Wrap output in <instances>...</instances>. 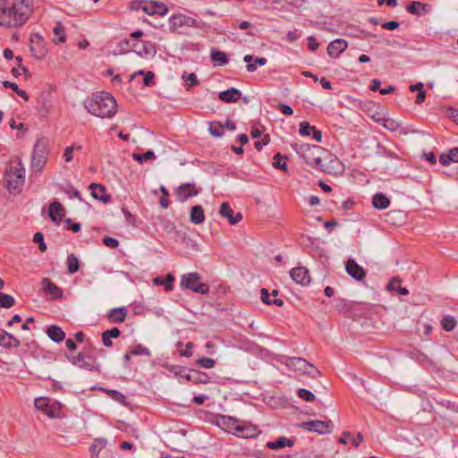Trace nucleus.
Segmentation results:
<instances>
[{"mask_svg": "<svg viewBox=\"0 0 458 458\" xmlns=\"http://www.w3.org/2000/svg\"><path fill=\"white\" fill-rule=\"evenodd\" d=\"M346 272L355 280L361 281L366 276V272L354 259H349L345 264Z\"/></svg>", "mask_w": 458, "mask_h": 458, "instance_id": "ddd939ff", "label": "nucleus"}, {"mask_svg": "<svg viewBox=\"0 0 458 458\" xmlns=\"http://www.w3.org/2000/svg\"><path fill=\"white\" fill-rule=\"evenodd\" d=\"M182 79L186 82L190 81V86L197 85L199 83L197 75L195 73H188L184 72L182 75Z\"/></svg>", "mask_w": 458, "mask_h": 458, "instance_id": "3c124183", "label": "nucleus"}, {"mask_svg": "<svg viewBox=\"0 0 458 458\" xmlns=\"http://www.w3.org/2000/svg\"><path fill=\"white\" fill-rule=\"evenodd\" d=\"M243 61L247 63L246 68L250 72H253L257 70L258 65H265L267 63V59L265 57H254L251 55H246L243 57Z\"/></svg>", "mask_w": 458, "mask_h": 458, "instance_id": "aec40b11", "label": "nucleus"}, {"mask_svg": "<svg viewBox=\"0 0 458 458\" xmlns=\"http://www.w3.org/2000/svg\"><path fill=\"white\" fill-rule=\"evenodd\" d=\"M441 326L445 331L450 332L454 329L456 320L450 315L445 316L441 320Z\"/></svg>", "mask_w": 458, "mask_h": 458, "instance_id": "4c0bfd02", "label": "nucleus"}, {"mask_svg": "<svg viewBox=\"0 0 458 458\" xmlns=\"http://www.w3.org/2000/svg\"><path fill=\"white\" fill-rule=\"evenodd\" d=\"M103 243L106 246V247H109L111 249H116L118 246H119V242L117 239L115 238H112V237H109V236H106L104 239H103Z\"/></svg>", "mask_w": 458, "mask_h": 458, "instance_id": "6e6d98bb", "label": "nucleus"}, {"mask_svg": "<svg viewBox=\"0 0 458 458\" xmlns=\"http://www.w3.org/2000/svg\"><path fill=\"white\" fill-rule=\"evenodd\" d=\"M72 362L82 369H91L93 368V360L82 353L74 356Z\"/></svg>", "mask_w": 458, "mask_h": 458, "instance_id": "c85d7f7f", "label": "nucleus"}, {"mask_svg": "<svg viewBox=\"0 0 458 458\" xmlns=\"http://www.w3.org/2000/svg\"><path fill=\"white\" fill-rule=\"evenodd\" d=\"M285 365L293 371L306 374L311 377H316L319 374V371L311 363L302 358H287Z\"/></svg>", "mask_w": 458, "mask_h": 458, "instance_id": "423d86ee", "label": "nucleus"}, {"mask_svg": "<svg viewBox=\"0 0 458 458\" xmlns=\"http://www.w3.org/2000/svg\"><path fill=\"white\" fill-rule=\"evenodd\" d=\"M174 281V276L172 275H168L165 280L156 277L154 279V284L156 285H164L165 291L173 290V282Z\"/></svg>", "mask_w": 458, "mask_h": 458, "instance_id": "c9c22d12", "label": "nucleus"}, {"mask_svg": "<svg viewBox=\"0 0 458 458\" xmlns=\"http://www.w3.org/2000/svg\"><path fill=\"white\" fill-rule=\"evenodd\" d=\"M372 205L377 209H386L390 206V199L384 193L377 192L372 198Z\"/></svg>", "mask_w": 458, "mask_h": 458, "instance_id": "a878e982", "label": "nucleus"}, {"mask_svg": "<svg viewBox=\"0 0 458 458\" xmlns=\"http://www.w3.org/2000/svg\"><path fill=\"white\" fill-rule=\"evenodd\" d=\"M451 159L453 162H458V148H454L449 150Z\"/></svg>", "mask_w": 458, "mask_h": 458, "instance_id": "774afa93", "label": "nucleus"}, {"mask_svg": "<svg viewBox=\"0 0 458 458\" xmlns=\"http://www.w3.org/2000/svg\"><path fill=\"white\" fill-rule=\"evenodd\" d=\"M292 279L301 285H308L310 282L309 270L304 267H296L290 271Z\"/></svg>", "mask_w": 458, "mask_h": 458, "instance_id": "f8f14e48", "label": "nucleus"}, {"mask_svg": "<svg viewBox=\"0 0 458 458\" xmlns=\"http://www.w3.org/2000/svg\"><path fill=\"white\" fill-rule=\"evenodd\" d=\"M142 11L148 15H154V1H143Z\"/></svg>", "mask_w": 458, "mask_h": 458, "instance_id": "5fc2aeb1", "label": "nucleus"}, {"mask_svg": "<svg viewBox=\"0 0 458 458\" xmlns=\"http://www.w3.org/2000/svg\"><path fill=\"white\" fill-rule=\"evenodd\" d=\"M14 304L15 300L12 295L0 292V308L10 309Z\"/></svg>", "mask_w": 458, "mask_h": 458, "instance_id": "e433bc0d", "label": "nucleus"}, {"mask_svg": "<svg viewBox=\"0 0 458 458\" xmlns=\"http://www.w3.org/2000/svg\"><path fill=\"white\" fill-rule=\"evenodd\" d=\"M65 193L67 194V196L70 199L76 198L79 200L82 201L81 195L80 191L76 189H71V190L65 191Z\"/></svg>", "mask_w": 458, "mask_h": 458, "instance_id": "bf43d9fd", "label": "nucleus"}, {"mask_svg": "<svg viewBox=\"0 0 458 458\" xmlns=\"http://www.w3.org/2000/svg\"><path fill=\"white\" fill-rule=\"evenodd\" d=\"M197 363L204 369H211L215 366V360L210 358L199 359Z\"/></svg>", "mask_w": 458, "mask_h": 458, "instance_id": "864d4df0", "label": "nucleus"}, {"mask_svg": "<svg viewBox=\"0 0 458 458\" xmlns=\"http://www.w3.org/2000/svg\"><path fill=\"white\" fill-rule=\"evenodd\" d=\"M274 163L273 165L276 168L281 169L285 171L287 169V164L286 162L283 161V156L280 153H277L274 157Z\"/></svg>", "mask_w": 458, "mask_h": 458, "instance_id": "a18cd8bd", "label": "nucleus"}, {"mask_svg": "<svg viewBox=\"0 0 458 458\" xmlns=\"http://www.w3.org/2000/svg\"><path fill=\"white\" fill-rule=\"evenodd\" d=\"M348 47L347 41L337 38L327 46V54L332 58H337Z\"/></svg>", "mask_w": 458, "mask_h": 458, "instance_id": "2eb2a0df", "label": "nucleus"}, {"mask_svg": "<svg viewBox=\"0 0 458 458\" xmlns=\"http://www.w3.org/2000/svg\"><path fill=\"white\" fill-rule=\"evenodd\" d=\"M425 99H426V92L423 89V90L419 91V93L416 97V99H415V103L421 104L425 101Z\"/></svg>", "mask_w": 458, "mask_h": 458, "instance_id": "69168bd1", "label": "nucleus"}, {"mask_svg": "<svg viewBox=\"0 0 458 458\" xmlns=\"http://www.w3.org/2000/svg\"><path fill=\"white\" fill-rule=\"evenodd\" d=\"M47 336L55 343H61L65 338L64 331L58 326L53 325L46 331Z\"/></svg>", "mask_w": 458, "mask_h": 458, "instance_id": "b1692460", "label": "nucleus"}, {"mask_svg": "<svg viewBox=\"0 0 458 458\" xmlns=\"http://www.w3.org/2000/svg\"><path fill=\"white\" fill-rule=\"evenodd\" d=\"M154 8H155V14H158L160 16H164L167 13L168 9L166 5L159 1H154Z\"/></svg>", "mask_w": 458, "mask_h": 458, "instance_id": "de8ad7c7", "label": "nucleus"}, {"mask_svg": "<svg viewBox=\"0 0 458 458\" xmlns=\"http://www.w3.org/2000/svg\"><path fill=\"white\" fill-rule=\"evenodd\" d=\"M47 160V141L39 139L34 145L31 157V167L36 172H41Z\"/></svg>", "mask_w": 458, "mask_h": 458, "instance_id": "20e7f679", "label": "nucleus"}, {"mask_svg": "<svg viewBox=\"0 0 458 458\" xmlns=\"http://www.w3.org/2000/svg\"><path fill=\"white\" fill-rule=\"evenodd\" d=\"M423 157L427 161H428L432 165H435L437 163V158L433 152L424 153Z\"/></svg>", "mask_w": 458, "mask_h": 458, "instance_id": "0e129e2a", "label": "nucleus"}, {"mask_svg": "<svg viewBox=\"0 0 458 458\" xmlns=\"http://www.w3.org/2000/svg\"><path fill=\"white\" fill-rule=\"evenodd\" d=\"M169 25L170 29L172 30H176L179 28L182 27H193V28H199V22L196 19L183 15V14H177L173 15L169 19Z\"/></svg>", "mask_w": 458, "mask_h": 458, "instance_id": "9d476101", "label": "nucleus"}, {"mask_svg": "<svg viewBox=\"0 0 458 458\" xmlns=\"http://www.w3.org/2000/svg\"><path fill=\"white\" fill-rule=\"evenodd\" d=\"M65 215V210L61 203L54 201L49 206V216L55 222L59 223Z\"/></svg>", "mask_w": 458, "mask_h": 458, "instance_id": "412c9836", "label": "nucleus"}, {"mask_svg": "<svg viewBox=\"0 0 458 458\" xmlns=\"http://www.w3.org/2000/svg\"><path fill=\"white\" fill-rule=\"evenodd\" d=\"M241 97L242 92L235 88H230L229 89L219 93V99L225 103H235L241 98Z\"/></svg>", "mask_w": 458, "mask_h": 458, "instance_id": "6ab92c4d", "label": "nucleus"}, {"mask_svg": "<svg viewBox=\"0 0 458 458\" xmlns=\"http://www.w3.org/2000/svg\"><path fill=\"white\" fill-rule=\"evenodd\" d=\"M258 433L259 430L255 426L245 421H241L236 436L248 438L256 437Z\"/></svg>", "mask_w": 458, "mask_h": 458, "instance_id": "5701e85b", "label": "nucleus"}, {"mask_svg": "<svg viewBox=\"0 0 458 458\" xmlns=\"http://www.w3.org/2000/svg\"><path fill=\"white\" fill-rule=\"evenodd\" d=\"M312 136H313V139L316 140V141L321 142L322 132L320 131L317 130L314 126H313V130H312Z\"/></svg>", "mask_w": 458, "mask_h": 458, "instance_id": "338daca9", "label": "nucleus"}, {"mask_svg": "<svg viewBox=\"0 0 458 458\" xmlns=\"http://www.w3.org/2000/svg\"><path fill=\"white\" fill-rule=\"evenodd\" d=\"M84 106L89 114L100 118H112L117 112L116 100L105 91L97 92L88 98Z\"/></svg>", "mask_w": 458, "mask_h": 458, "instance_id": "f03ea898", "label": "nucleus"}, {"mask_svg": "<svg viewBox=\"0 0 458 458\" xmlns=\"http://www.w3.org/2000/svg\"><path fill=\"white\" fill-rule=\"evenodd\" d=\"M33 242L38 243V249L44 252L47 250V245L44 242V235L42 233H36L33 236Z\"/></svg>", "mask_w": 458, "mask_h": 458, "instance_id": "49530a36", "label": "nucleus"}, {"mask_svg": "<svg viewBox=\"0 0 458 458\" xmlns=\"http://www.w3.org/2000/svg\"><path fill=\"white\" fill-rule=\"evenodd\" d=\"M16 60L18 61L19 63V66L18 67H14L13 68L12 70V73L13 76H19L21 74V72L27 74L28 73V70L26 67L21 65V57L20 56H17L16 57Z\"/></svg>", "mask_w": 458, "mask_h": 458, "instance_id": "603ef678", "label": "nucleus"}, {"mask_svg": "<svg viewBox=\"0 0 458 458\" xmlns=\"http://www.w3.org/2000/svg\"><path fill=\"white\" fill-rule=\"evenodd\" d=\"M399 22L395 21H386V22H384L382 23V28L385 29V30H395L399 27Z\"/></svg>", "mask_w": 458, "mask_h": 458, "instance_id": "13d9d810", "label": "nucleus"}, {"mask_svg": "<svg viewBox=\"0 0 458 458\" xmlns=\"http://www.w3.org/2000/svg\"><path fill=\"white\" fill-rule=\"evenodd\" d=\"M132 158L140 163L144 160H151L155 158V153L152 150H148L144 154L134 153Z\"/></svg>", "mask_w": 458, "mask_h": 458, "instance_id": "79ce46f5", "label": "nucleus"}, {"mask_svg": "<svg viewBox=\"0 0 458 458\" xmlns=\"http://www.w3.org/2000/svg\"><path fill=\"white\" fill-rule=\"evenodd\" d=\"M55 35L54 42L55 44L64 43L66 40L65 29L61 22H56V25L53 29Z\"/></svg>", "mask_w": 458, "mask_h": 458, "instance_id": "72a5a7b5", "label": "nucleus"}, {"mask_svg": "<svg viewBox=\"0 0 458 458\" xmlns=\"http://www.w3.org/2000/svg\"><path fill=\"white\" fill-rule=\"evenodd\" d=\"M293 440L287 438L285 437H280L275 441H270L267 443V446L269 449L276 450L280 449L285 446H293Z\"/></svg>", "mask_w": 458, "mask_h": 458, "instance_id": "c756f323", "label": "nucleus"}, {"mask_svg": "<svg viewBox=\"0 0 458 458\" xmlns=\"http://www.w3.org/2000/svg\"><path fill=\"white\" fill-rule=\"evenodd\" d=\"M199 190L193 183L181 184L176 191V198L180 202H184L190 197H194L199 194Z\"/></svg>", "mask_w": 458, "mask_h": 458, "instance_id": "9b49d317", "label": "nucleus"}, {"mask_svg": "<svg viewBox=\"0 0 458 458\" xmlns=\"http://www.w3.org/2000/svg\"><path fill=\"white\" fill-rule=\"evenodd\" d=\"M131 354L150 356V352L147 347H145L141 344H138L131 349Z\"/></svg>", "mask_w": 458, "mask_h": 458, "instance_id": "37998d69", "label": "nucleus"}, {"mask_svg": "<svg viewBox=\"0 0 458 458\" xmlns=\"http://www.w3.org/2000/svg\"><path fill=\"white\" fill-rule=\"evenodd\" d=\"M313 126L310 125L308 122H301L300 123V133L302 136H310L312 132Z\"/></svg>", "mask_w": 458, "mask_h": 458, "instance_id": "8fccbe9b", "label": "nucleus"}, {"mask_svg": "<svg viewBox=\"0 0 458 458\" xmlns=\"http://www.w3.org/2000/svg\"><path fill=\"white\" fill-rule=\"evenodd\" d=\"M4 86L6 89H13L18 96L22 98L25 100L29 99V95L22 89H19L18 85L14 82H11L8 81H4Z\"/></svg>", "mask_w": 458, "mask_h": 458, "instance_id": "58836bf2", "label": "nucleus"}, {"mask_svg": "<svg viewBox=\"0 0 458 458\" xmlns=\"http://www.w3.org/2000/svg\"><path fill=\"white\" fill-rule=\"evenodd\" d=\"M75 148L78 150H81V146L75 147L74 145H72V146H69V147L65 148V149L64 151V159L66 163H69L72 160V158H73L72 153Z\"/></svg>", "mask_w": 458, "mask_h": 458, "instance_id": "c03bdc74", "label": "nucleus"}, {"mask_svg": "<svg viewBox=\"0 0 458 458\" xmlns=\"http://www.w3.org/2000/svg\"><path fill=\"white\" fill-rule=\"evenodd\" d=\"M300 427L309 431L317 432L319 434H327L333 430V422L331 420H310L302 422Z\"/></svg>", "mask_w": 458, "mask_h": 458, "instance_id": "1a4fd4ad", "label": "nucleus"}, {"mask_svg": "<svg viewBox=\"0 0 458 458\" xmlns=\"http://www.w3.org/2000/svg\"><path fill=\"white\" fill-rule=\"evenodd\" d=\"M399 284H400V280H398V279L394 278V279H393V280L388 284L387 288H388L389 290H395V291H397V292H398V293H399V294H401V295H407V294L409 293V291H408L406 288H404V287H401V286L399 285Z\"/></svg>", "mask_w": 458, "mask_h": 458, "instance_id": "a19ab883", "label": "nucleus"}, {"mask_svg": "<svg viewBox=\"0 0 458 458\" xmlns=\"http://www.w3.org/2000/svg\"><path fill=\"white\" fill-rule=\"evenodd\" d=\"M89 188L91 190V196L94 199H98L103 203H108L110 201V195L106 193V188L101 184L93 182L89 185Z\"/></svg>", "mask_w": 458, "mask_h": 458, "instance_id": "a211bd4d", "label": "nucleus"}, {"mask_svg": "<svg viewBox=\"0 0 458 458\" xmlns=\"http://www.w3.org/2000/svg\"><path fill=\"white\" fill-rule=\"evenodd\" d=\"M219 214L227 218L228 222L231 225H236L242 219V216L240 212L234 214L233 210L231 208L230 205L227 202H224L221 204Z\"/></svg>", "mask_w": 458, "mask_h": 458, "instance_id": "4468645a", "label": "nucleus"}, {"mask_svg": "<svg viewBox=\"0 0 458 458\" xmlns=\"http://www.w3.org/2000/svg\"><path fill=\"white\" fill-rule=\"evenodd\" d=\"M319 44L317 42L316 38L314 37H309L308 38V47L311 51H315L318 49Z\"/></svg>", "mask_w": 458, "mask_h": 458, "instance_id": "680f3d73", "label": "nucleus"}, {"mask_svg": "<svg viewBox=\"0 0 458 458\" xmlns=\"http://www.w3.org/2000/svg\"><path fill=\"white\" fill-rule=\"evenodd\" d=\"M21 344L20 341L12 334H9L0 328V345L4 348H17Z\"/></svg>", "mask_w": 458, "mask_h": 458, "instance_id": "f3484780", "label": "nucleus"}, {"mask_svg": "<svg viewBox=\"0 0 458 458\" xmlns=\"http://www.w3.org/2000/svg\"><path fill=\"white\" fill-rule=\"evenodd\" d=\"M32 13L30 0H0V26L23 25Z\"/></svg>", "mask_w": 458, "mask_h": 458, "instance_id": "f257e3e1", "label": "nucleus"}, {"mask_svg": "<svg viewBox=\"0 0 458 458\" xmlns=\"http://www.w3.org/2000/svg\"><path fill=\"white\" fill-rule=\"evenodd\" d=\"M406 10L411 14L420 15L421 13H428L430 10V5L413 1L407 5Z\"/></svg>", "mask_w": 458, "mask_h": 458, "instance_id": "cd10ccee", "label": "nucleus"}, {"mask_svg": "<svg viewBox=\"0 0 458 458\" xmlns=\"http://www.w3.org/2000/svg\"><path fill=\"white\" fill-rule=\"evenodd\" d=\"M241 421L233 418L223 416L218 422L219 425H223L229 431H233V434L236 435L240 427Z\"/></svg>", "mask_w": 458, "mask_h": 458, "instance_id": "bb28decb", "label": "nucleus"}, {"mask_svg": "<svg viewBox=\"0 0 458 458\" xmlns=\"http://www.w3.org/2000/svg\"><path fill=\"white\" fill-rule=\"evenodd\" d=\"M41 284L43 289L47 292L53 299H59L63 296V290L48 278H44Z\"/></svg>", "mask_w": 458, "mask_h": 458, "instance_id": "4be33fe9", "label": "nucleus"}, {"mask_svg": "<svg viewBox=\"0 0 458 458\" xmlns=\"http://www.w3.org/2000/svg\"><path fill=\"white\" fill-rule=\"evenodd\" d=\"M128 310L125 307L114 308L107 312V319L110 323H122L125 320Z\"/></svg>", "mask_w": 458, "mask_h": 458, "instance_id": "dca6fc26", "label": "nucleus"}, {"mask_svg": "<svg viewBox=\"0 0 458 458\" xmlns=\"http://www.w3.org/2000/svg\"><path fill=\"white\" fill-rule=\"evenodd\" d=\"M143 76H144V78H143L144 86H147V87L150 86L153 83V80L155 78L154 72H147Z\"/></svg>", "mask_w": 458, "mask_h": 458, "instance_id": "4d7b16f0", "label": "nucleus"}, {"mask_svg": "<svg viewBox=\"0 0 458 458\" xmlns=\"http://www.w3.org/2000/svg\"><path fill=\"white\" fill-rule=\"evenodd\" d=\"M260 299L265 304H274L277 307H282L284 305V301L281 299L270 298V293L266 288L261 289Z\"/></svg>", "mask_w": 458, "mask_h": 458, "instance_id": "473e14b6", "label": "nucleus"}, {"mask_svg": "<svg viewBox=\"0 0 458 458\" xmlns=\"http://www.w3.org/2000/svg\"><path fill=\"white\" fill-rule=\"evenodd\" d=\"M210 57L213 63L223 66L228 63V57L225 52L217 50L216 48L211 49Z\"/></svg>", "mask_w": 458, "mask_h": 458, "instance_id": "2f4dec72", "label": "nucleus"}, {"mask_svg": "<svg viewBox=\"0 0 458 458\" xmlns=\"http://www.w3.org/2000/svg\"><path fill=\"white\" fill-rule=\"evenodd\" d=\"M37 410L43 411L50 418H57L60 415V403L47 397H38L34 402Z\"/></svg>", "mask_w": 458, "mask_h": 458, "instance_id": "6e6552de", "label": "nucleus"}, {"mask_svg": "<svg viewBox=\"0 0 458 458\" xmlns=\"http://www.w3.org/2000/svg\"><path fill=\"white\" fill-rule=\"evenodd\" d=\"M278 109L285 115H292L293 114V109L285 104H280Z\"/></svg>", "mask_w": 458, "mask_h": 458, "instance_id": "052dcab7", "label": "nucleus"}, {"mask_svg": "<svg viewBox=\"0 0 458 458\" xmlns=\"http://www.w3.org/2000/svg\"><path fill=\"white\" fill-rule=\"evenodd\" d=\"M323 148L319 146L305 145L301 148V157L306 163L309 165L318 167L320 170H324L325 166L321 157V154H323Z\"/></svg>", "mask_w": 458, "mask_h": 458, "instance_id": "39448f33", "label": "nucleus"}, {"mask_svg": "<svg viewBox=\"0 0 458 458\" xmlns=\"http://www.w3.org/2000/svg\"><path fill=\"white\" fill-rule=\"evenodd\" d=\"M209 132L215 137H221L224 134V125L218 122H212L208 128Z\"/></svg>", "mask_w": 458, "mask_h": 458, "instance_id": "ea45409f", "label": "nucleus"}, {"mask_svg": "<svg viewBox=\"0 0 458 458\" xmlns=\"http://www.w3.org/2000/svg\"><path fill=\"white\" fill-rule=\"evenodd\" d=\"M181 286L200 294H207L209 292V286L200 283V276L197 273L183 275L181 279Z\"/></svg>", "mask_w": 458, "mask_h": 458, "instance_id": "0eeeda50", "label": "nucleus"}, {"mask_svg": "<svg viewBox=\"0 0 458 458\" xmlns=\"http://www.w3.org/2000/svg\"><path fill=\"white\" fill-rule=\"evenodd\" d=\"M121 334V331L117 327H113L110 330L104 331L102 333V341L105 346L111 347L113 343L111 338H117Z\"/></svg>", "mask_w": 458, "mask_h": 458, "instance_id": "7c9ffc66", "label": "nucleus"}, {"mask_svg": "<svg viewBox=\"0 0 458 458\" xmlns=\"http://www.w3.org/2000/svg\"><path fill=\"white\" fill-rule=\"evenodd\" d=\"M439 161L443 165H448L452 161L450 153L442 154L439 157Z\"/></svg>", "mask_w": 458, "mask_h": 458, "instance_id": "e2e57ef3", "label": "nucleus"}, {"mask_svg": "<svg viewBox=\"0 0 458 458\" xmlns=\"http://www.w3.org/2000/svg\"><path fill=\"white\" fill-rule=\"evenodd\" d=\"M190 220L194 225H200L204 222L205 214L201 206L196 205L191 208Z\"/></svg>", "mask_w": 458, "mask_h": 458, "instance_id": "393cba45", "label": "nucleus"}, {"mask_svg": "<svg viewBox=\"0 0 458 458\" xmlns=\"http://www.w3.org/2000/svg\"><path fill=\"white\" fill-rule=\"evenodd\" d=\"M66 263H67V270L70 274L76 273L80 268L79 260L73 253H71L70 255H68Z\"/></svg>", "mask_w": 458, "mask_h": 458, "instance_id": "f704fd0d", "label": "nucleus"}, {"mask_svg": "<svg viewBox=\"0 0 458 458\" xmlns=\"http://www.w3.org/2000/svg\"><path fill=\"white\" fill-rule=\"evenodd\" d=\"M298 395H299V397H301V399H303L306 402H313L316 399L314 394H312L310 391H309L307 389H303V388L299 390Z\"/></svg>", "mask_w": 458, "mask_h": 458, "instance_id": "09e8293b", "label": "nucleus"}, {"mask_svg": "<svg viewBox=\"0 0 458 458\" xmlns=\"http://www.w3.org/2000/svg\"><path fill=\"white\" fill-rule=\"evenodd\" d=\"M4 182L9 191L21 189L25 182V168L20 159L10 163L5 172Z\"/></svg>", "mask_w": 458, "mask_h": 458, "instance_id": "7ed1b4c3", "label": "nucleus"}]
</instances>
